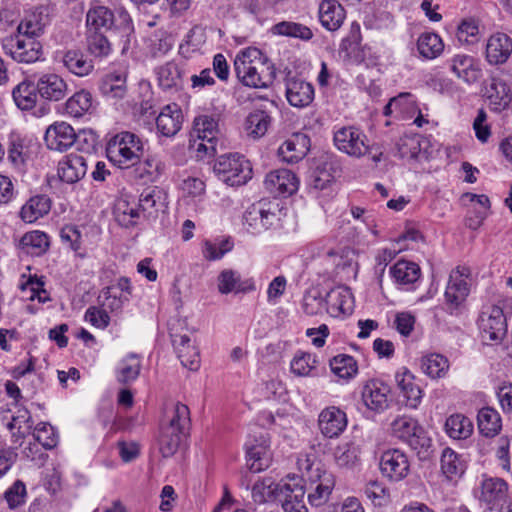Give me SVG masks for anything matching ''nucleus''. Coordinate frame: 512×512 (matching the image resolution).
I'll return each instance as SVG.
<instances>
[{
	"label": "nucleus",
	"mask_w": 512,
	"mask_h": 512,
	"mask_svg": "<svg viewBox=\"0 0 512 512\" xmlns=\"http://www.w3.org/2000/svg\"><path fill=\"white\" fill-rule=\"evenodd\" d=\"M306 490L300 477H292L281 483H275L272 478H263L253 485L251 494L253 501L258 504L276 500L281 503L284 512H308L304 503Z\"/></svg>",
	"instance_id": "1"
},
{
	"label": "nucleus",
	"mask_w": 512,
	"mask_h": 512,
	"mask_svg": "<svg viewBox=\"0 0 512 512\" xmlns=\"http://www.w3.org/2000/svg\"><path fill=\"white\" fill-rule=\"evenodd\" d=\"M234 70L239 81L252 88H267L276 76L274 65L259 49L253 47L236 55Z\"/></svg>",
	"instance_id": "2"
},
{
	"label": "nucleus",
	"mask_w": 512,
	"mask_h": 512,
	"mask_svg": "<svg viewBox=\"0 0 512 512\" xmlns=\"http://www.w3.org/2000/svg\"><path fill=\"white\" fill-rule=\"evenodd\" d=\"M282 216L279 203L262 199L246 209L243 214V225L249 233L259 235L280 228Z\"/></svg>",
	"instance_id": "3"
},
{
	"label": "nucleus",
	"mask_w": 512,
	"mask_h": 512,
	"mask_svg": "<svg viewBox=\"0 0 512 512\" xmlns=\"http://www.w3.org/2000/svg\"><path fill=\"white\" fill-rule=\"evenodd\" d=\"M86 26L88 32L115 29L128 35L133 30L132 19L124 8L113 11L99 3L90 5L86 13Z\"/></svg>",
	"instance_id": "4"
},
{
	"label": "nucleus",
	"mask_w": 512,
	"mask_h": 512,
	"mask_svg": "<svg viewBox=\"0 0 512 512\" xmlns=\"http://www.w3.org/2000/svg\"><path fill=\"white\" fill-rule=\"evenodd\" d=\"M144 153L142 140L130 132L115 135L107 144L108 159L121 169L135 166Z\"/></svg>",
	"instance_id": "5"
},
{
	"label": "nucleus",
	"mask_w": 512,
	"mask_h": 512,
	"mask_svg": "<svg viewBox=\"0 0 512 512\" xmlns=\"http://www.w3.org/2000/svg\"><path fill=\"white\" fill-rule=\"evenodd\" d=\"M214 172L219 180L229 186H240L252 177L248 160L238 153L221 155L214 164Z\"/></svg>",
	"instance_id": "6"
},
{
	"label": "nucleus",
	"mask_w": 512,
	"mask_h": 512,
	"mask_svg": "<svg viewBox=\"0 0 512 512\" xmlns=\"http://www.w3.org/2000/svg\"><path fill=\"white\" fill-rule=\"evenodd\" d=\"M4 53L19 63H34L42 56V45L34 37L17 32L2 39Z\"/></svg>",
	"instance_id": "7"
},
{
	"label": "nucleus",
	"mask_w": 512,
	"mask_h": 512,
	"mask_svg": "<svg viewBox=\"0 0 512 512\" xmlns=\"http://www.w3.org/2000/svg\"><path fill=\"white\" fill-rule=\"evenodd\" d=\"M392 434L405 441L418 454H426L431 446L428 438L417 421L408 416H399L391 423Z\"/></svg>",
	"instance_id": "8"
},
{
	"label": "nucleus",
	"mask_w": 512,
	"mask_h": 512,
	"mask_svg": "<svg viewBox=\"0 0 512 512\" xmlns=\"http://www.w3.org/2000/svg\"><path fill=\"white\" fill-rule=\"evenodd\" d=\"M333 141L339 151L356 158L364 156L370 149L367 136L355 126L336 127Z\"/></svg>",
	"instance_id": "9"
},
{
	"label": "nucleus",
	"mask_w": 512,
	"mask_h": 512,
	"mask_svg": "<svg viewBox=\"0 0 512 512\" xmlns=\"http://www.w3.org/2000/svg\"><path fill=\"white\" fill-rule=\"evenodd\" d=\"M246 465L249 471L259 473L267 469L272 461L268 434L260 431L250 435L246 444Z\"/></svg>",
	"instance_id": "10"
},
{
	"label": "nucleus",
	"mask_w": 512,
	"mask_h": 512,
	"mask_svg": "<svg viewBox=\"0 0 512 512\" xmlns=\"http://www.w3.org/2000/svg\"><path fill=\"white\" fill-rule=\"evenodd\" d=\"M470 270L468 268H456L450 273L445 290V304L449 313L453 314L465 302L470 292Z\"/></svg>",
	"instance_id": "11"
},
{
	"label": "nucleus",
	"mask_w": 512,
	"mask_h": 512,
	"mask_svg": "<svg viewBox=\"0 0 512 512\" xmlns=\"http://www.w3.org/2000/svg\"><path fill=\"white\" fill-rule=\"evenodd\" d=\"M193 134L199 143H195L198 156L214 155L216 153L215 141L219 134L218 119L213 115H200L194 119Z\"/></svg>",
	"instance_id": "12"
},
{
	"label": "nucleus",
	"mask_w": 512,
	"mask_h": 512,
	"mask_svg": "<svg viewBox=\"0 0 512 512\" xmlns=\"http://www.w3.org/2000/svg\"><path fill=\"white\" fill-rule=\"evenodd\" d=\"M478 326L483 341L500 342L506 335L507 323L501 307L493 305L482 311Z\"/></svg>",
	"instance_id": "13"
},
{
	"label": "nucleus",
	"mask_w": 512,
	"mask_h": 512,
	"mask_svg": "<svg viewBox=\"0 0 512 512\" xmlns=\"http://www.w3.org/2000/svg\"><path fill=\"white\" fill-rule=\"evenodd\" d=\"M379 466L383 476L395 482L403 480L410 472L408 456L399 449L384 451L380 457Z\"/></svg>",
	"instance_id": "14"
},
{
	"label": "nucleus",
	"mask_w": 512,
	"mask_h": 512,
	"mask_svg": "<svg viewBox=\"0 0 512 512\" xmlns=\"http://www.w3.org/2000/svg\"><path fill=\"white\" fill-rule=\"evenodd\" d=\"M395 381L402 403L411 409H416L423 397V391L416 382L414 374L407 368H400L395 374Z\"/></svg>",
	"instance_id": "15"
},
{
	"label": "nucleus",
	"mask_w": 512,
	"mask_h": 512,
	"mask_svg": "<svg viewBox=\"0 0 512 512\" xmlns=\"http://www.w3.org/2000/svg\"><path fill=\"white\" fill-rule=\"evenodd\" d=\"M266 190L278 197H287L298 190L296 175L287 169H278L268 173L264 180Z\"/></svg>",
	"instance_id": "16"
},
{
	"label": "nucleus",
	"mask_w": 512,
	"mask_h": 512,
	"mask_svg": "<svg viewBox=\"0 0 512 512\" xmlns=\"http://www.w3.org/2000/svg\"><path fill=\"white\" fill-rule=\"evenodd\" d=\"M483 96L489 107L495 112L505 110L511 102V90L507 83L499 77H490L483 83Z\"/></svg>",
	"instance_id": "17"
},
{
	"label": "nucleus",
	"mask_w": 512,
	"mask_h": 512,
	"mask_svg": "<svg viewBox=\"0 0 512 512\" xmlns=\"http://www.w3.org/2000/svg\"><path fill=\"white\" fill-rule=\"evenodd\" d=\"M45 142L49 149L66 151L77 141L74 128L66 122H55L50 125L45 133Z\"/></svg>",
	"instance_id": "18"
},
{
	"label": "nucleus",
	"mask_w": 512,
	"mask_h": 512,
	"mask_svg": "<svg viewBox=\"0 0 512 512\" xmlns=\"http://www.w3.org/2000/svg\"><path fill=\"white\" fill-rule=\"evenodd\" d=\"M170 335L182 365L190 370H197L200 365V353L195 341H192L187 334L174 333L173 329H171Z\"/></svg>",
	"instance_id": "19"
},
{
	"label": "nucleus",
	"mask_w": 512,
	"mask_h": 512,
	"mask_svg": "<svg viewBox=\"0 0 512 512\" xmlns=\"http://www.w3.org/2000/svg\"><path fill=\"white\" fill-rule=\"evenodd\" d=\"M321 433L327 438H335L347 427L346 414L338 407L330 406L321 411L318 418Z\"/></svg>",
	"instance_id": "20"
},
{
	"label": "nucleus",
	"mask_w": 512,
	"mask_h": 512,
	"mask_svg": "<svg viewBox=\"0 0 512 512\" xmlns=\"http://www.w3.org/2000/svg\"><path fill=\"white\" fill-rule=\"evenodd\" d=\"M286 98L291 106L307 107L314 99L313 86L302 78L293 76L286 79Z\"/></svg>",
	"instance_id": "21"
},
{
	"label": "nucleus",
	"mask_w": 512,
	"mask_h": 512,
	"mask_svg": "<svg viewBox=\"0 0 512 512\" xmlns=\"http://www.w3.org/2000/svg\"><path fill=\"white\" fill-rule=\"evenodd\" d=\"M310 148V138L304 133L292 134L278 149V156L286 163L302 160Z\"/></svg>",
	"instance_id": "22"
},
{
	"label": "nucleus",
	"mask_w": 512,
	"mask_h": 512,
	"mask_svg": "<svg viewBox=\"0 0 512 512\" xmlns=\"http://www.w3.org/2000/svg\"><path fill=\"white\" fill-rule=\"evenodd\" d=\"M450 71L467 84L478 81L481 69L474 57L466 54H456L448 60Z\"/></svg>",
	"instance_id": "23"
},
{
	"label": "nucleus",
	"mask_w": 512,
	"mask_h": 512,
	"mask_svg": "<svg viewBox=\"0 0 512 512\" xmlns=\"http://www.w3.org/2000/svg\"><path fill=\"white\" fill-rule=\"evenodd\" d=\"M87 159L78 154H69L58 163V176L68 184L80 181L87 173Z\"/></svg>",
	"instance_id": "24"
},
{
	"label": "nucleus",
	"mask_w": 512,
	"mask_h": 512,
	"mask_svg": "<svg viewBox=\"0 0 512 512\" xmlns=\"http://www.w3.org/2000/svg\"><path fill=\"white\" fill-rule=\"evenodd\" d=\"M390 388L378 380L366 383L362 391V399L366 407L374 412H383L388 408V394Z\"/></svg>",
	"instance_id": "25"
},
{
	"label": "nucleus",
	"mask_w": 512,
	"mask_h": 512,
	"mask_svg": "<svg viewBox=\"0 0 512 512\" xmlns=\"http://www.w3.org/2000/svg\"><path fill=\"white\" fill-rule=\"evenodd\" d=\"M49 23L48 9L45 6H37L28 11L17 27V32L35 39L43 32Z\"/></svg>",
	"instance_id": "26"
},
{
	"label": "nucleus",
	"mask_w": 512,
	"mask_h": 512,
	"mask_svg": "<svg viewBox=\"0 0 512 512\" xmlns=\"http://www.w3.org/2000/svg\"><path fill=\"white\" fill-rule=\"evenodd\" d=\"M183 123V114L177 104H168L156 118L158 132L165 137L176 135Z\"/></svg>",
	"instance_id": "27"
},
{
	"label": "nucleus",
	"mask_w": 512,
	"mask_h": 512,
	"mask_svg": "<svg viewBox=\"0 0 512 512\" xmlns=\"http://www.w3.org/2000/svg\"><path fill=\"white\" fill-rule=\"evenodd\" d=\"M512 53V39L504 33L491 35L486 44V59L490 64L505 63Z\"/></svg>",
	"instance_id": "28"
},
{
	"label": "nucleus",
	"mask_w": 512,
	"mask_h": 512,
	"mask_svg": "<svg viewBox=\"0 0 512 512\" xmlns=\"http://www.w3.org/2000/svg\"><path fill=\"white\" fill-rule=\"evenodd\" d=\"M11 433L12 442L17 446L23 444L24 438L33 430V421L30 412L24 407H18L16 412L6 424Z\"/></svg>",
	"instance_id": "29"
},
{
	"label": "nucleus",
	"mask_w": 512,
	"mask_h": 512,
	"mask_svg": "<svg viewBox=\"0 0 512 512\" xmlns=\"http://www.w3.org/2000/svg\"><path fill=\"white\" fill-rule=\"evenodd\" d=\"M67 84L57 74L49 73L42 75L37 82L38 94L50 101H59L67 94Z\"/></svg>",
	"instance_id": "30"
},
{
	"label": "nucleus",
	"mask_w": 512,
	"mask_h": 512,
	"mask_svg": "<svg viewBox=\"0 0 512 512\" xmlns=\"http://www.w3.org/2000/svg\"><path fill=\"white\" fill-rule=\"evenodd\" d=\"M334 478L332 474L323 472L318 476L316 481H312L308 488V502L313 507H320L329 500L331 492L334 488Z\"/></svg>",
	"instance_id": "31"
},
{
	"label": "nucleus",
	"mask_w": 512,
	"mask_h": 512,
	"mask_svg": "<svg viewBox=\"0 0 512 512\" xmlns=\"http://www.w3.org/2000/svg\"><path fill=\"white\" fill-rule=\"evenodd\" d=\"M328 311L333 317L347 316L353 312L351 291L346 287H337L327 294Z\"/></svg>",
	"instance_id": "32"
},
{
	"label": "nucleus",
	"mask_w": 512,
	"mask_h": 512,
	"mask_svg": "<svg viewBox=\"0 0 512 512\" xmlns=\"http://www.w3.org/2000/svg\"><path fill=\"white\" fill-rule=\"evenodd\" d=\"M345 19V10L336 0H323L319 5V20L329 31L338 30Z\"/></svg>",
	"instance_id": "33"
},
{
	"label": "nucleus",
	"mask_w": 512,
	"mask_h": 512,
	"mask_svg": "<svg viewBox=\"0 0 512 512\" xmlns=\"http://www.w3.org/2000/svg\"><path fill=\"white\" fill-rule=\"evenodd\" d=\"M218 290L221 294L250 292L255 290V283L252 279L241 281L238 272L225 269L218 276Z\"/></svg>",
	"instance_id": "34"
},
{
	"label": "nucleus",
	"mask_w": 512,
	"mask_h": 512,
	"mask_svg": "<svg viewBox=\"0 0 512 512\" xmlns=\"http://www.w3.org/2000/svg\"><path fill=\"white\" fill-rule=\"evenodd\" d=\"M480 500L485 504H493L508 499V485L500 478H486L481 483Z\"/></svg>",
	"instance_id": "35"
},
{
	"label": "nucleus",
	"mask_w": 512,
	"mask_h": 512,
	"mask_svg": "<svg viewBox=\"0 0 512 512\" xmlns=\"http://www.w3.org/2000/svg\"><path fill=\"white\" fill-rule=\"evenodd\" d=\"M441 472L450 481L459 479L466 470V462L463 457L451 448H445L442 452Z\"/></svg>",
	"instance_id": "36"
},
{
	"label": "nucleus",
	"mask_w": 512,
	"mask_h": 512,
	"mask_svg": "<svg viewBox=\"0 0 512 512\" xmlns=\"http://www.w3.org/2000/svg\"><path fill=\"white\" fill-rule=\"evenodd\" d=\"M125 72H111L106 74L99 85L101 93L107 98L122 99L127 92Z\"/></svg>",
	"instance_id": "37"
},
{
	"label": "nucleus",
	"mask_w": 512,
	"mask_h": 512,
	"mask_svg": "<svg viewBox=\"0 0 512 512\" xmlns=\"http://www.w3.org/2000/svg\"><path fill=\"white\" fill-rule=\"evenodd\" d=\"M51 209V200L46 195L31 197L21 208L20 217L27 223H33Z\"/></svg>",
	"instance_id": "38"
},
{
	"label": "nucleus",
	"mask_w": 512,
	"mask_h": 512,
	"mask_svg": "<svg viewBox=\"0 0 512 512\" xmlns=\"http://www.w3.org/2000/svg\"><path fill=\"white\" fill-rule=\"evenodd\" d=\"M190 410L187 405L177 402L166 412V420L162 427L172 428L178 433H186L190 427Z\"/></svg>",
	"instance_id": "39"
},
{
	"label": "nucleus",
	"mask_w": 512,
	"mask_h": 512,
	"mask_svg": "<svg viewBox=\"0 0 512 512\" xmlns=\"http://www.w3.org/2000/svg\"><path fill=\"white\" fill-rule=\"evenodd\" d=\"M140 209L138 204L131 203L127 196L117 200L114 208L116 221L123 227H131L137 224L140 218Z\"/></svg>",
	"instance_id": "40"
},
{
	"label": "nucleus",
	"mask_w": 512,
	"mask_h": 512,
	"mask_svg": "<svg viewBox=\"0 0 512 512\" xmlns=\"http://www.w3.org/2000/svg\"><path fill=\"white\" fill-rule=\"evenodd\" d=\"M63 65L73 74L83 77L93 70L92 60L88 59L80 50H68L62 57Z\"/></svg>",
	"instance_id": "41"
},
{
	"label": "nucleus",
	"mask_w": 512,
	"mask_h": 512,
	"mask_svg": "<svg viewBox=\"0 0 512 512\" xmlns=\"http://www.w3.org/2000/svg\"><path fill=\"white\" fill-rule=\"evenodd\" d=\"M19 248L26 254L39 256L49 248V238L42 231L27 232L21 237Z\"/></svg>",
	"instance_id": "42"
},
{
	"label": "nucleus",
	"mask_w": 512,
	"mask_h": 512,
	"mask_svg": "<svg viewBox=\"0 0 512 512\" xmlns=\"http://www.w3.org/2000/svg\"><path fill=\"white\" fill-rule=\"evenodd\" d=\"M417 50L422 58L432 60L441 55L444 50V44L438 34L426 32L419 36Z\"/></svg>",
	"instance_id": "43"
},
{
	"label": "nucleus",
	"mask_w": 512,
	"mask_h": 512,
	"mask_svg": "<svg viewBox=\"0 0 512 512\" xmlns=\"http://www.w3.org/2000/svg\"><path fill=\"white\" fill-rule=\"evenodd\" d=\"M390 274L397 284L411 285L418 281L421 271L416 263L400 260L390 269Z\"/></svg>",
	"instance_id": "44"
},
{
	"label": "nucleus",
	"mask_w": 512,
	"mask_h": 512,
	"mask_svg": "<svg viewBox=\"0 0 512 512\" xmlns=\"http://www.w3.org/2000/svg\"><path fill=\"white\" fill-rule=\"evenodd\" d=\"M478 428L486 437H493L501 430L502 422L500 414L491 407H483L477 415Z\"/></svg>",
	"instance_id": "45"
},
{
	"label": "nucleus",
	"mask_w": 512,
	"mask_h": 512,
	"mask_svg": "<svg viewBox=\"0 0 512 512\" xmlns=\"http://www.w3.org/2000/svg\"><path fill=\"white\" fill-rule=\"evenodd\" d=\"M445 430L449 437L463 440L470 437L473 433V423L468 417L462 414H453L447 418Z\"/></svg>",
	"instance_id": "46"
},
{
	"label": "nucleus",
	"mask_w": 512,
	"mask_h": 512,
	"mask_svg": "<svg viewBox=\"0 0 512 512\" xmlns=\"http://www.w3.org/2000/svg\"><path fill=\"white\" fill-rule=\"evenodd\" d=\"M271 124V117L263 110L251 112L245 120V131L253 139H259L266 134Z\"/></svg>",
	"instance_id": "47"
},
{
	"label": "nucleus",
	"mask_w": 512,
	"mask_h": 512,
	"mask_svg": "<svg viewBox=\"0 0 512 512\" xmlns=\"http://www.w3.org/2000/svg\"><path fill=\"white\" fill-rule=\"evenodd\" d=\"M448 368L449 361L442 354L431 353L423 356L421 359V369L431 379L444 377Z\"/></svg>",
	"instance_id": "48"
},
{
	"label": "nucleus",
	"mask_w": 512,
	"mask_h": 512,
	"mask_svg": "<svg viewBox=\"0 0 512 512\" xmlns=\"http://www.w3.org/2000/svg\"><path fill=\"white\" fill-rule=\"evenodd\" d=\"M141 371V361L135 354H130L122 359L116 370V379L121 384H129L135 381Z\"/></svg>",
	"instance_id": "49"
},
{
	"label": "nucleus",
	"mask_w": 512,
	"mask_h": 512,
	"mask_svg": "<svg viewBox=\"0 0 512 512\" xmlns=\"http://www.w3.org/2000/svg\"><path fill=\"white\" fill-rule=\"evenodd\" d=\"M43 277L30 275L25 281L21 282L19 287L24 294L23 296L29 300L37 299L39 303H46L50 300L49 293L44 288Z\"/></svg>",
	"instance_id": "50"
},
{
	"label": "nucleus",
	"mask_w": 512,
	"mask_h": 512,
	"mask_svg": "<svg viewBox=\"0 0 512 512\" xmlns=\"http://www.w3.org/2000/svg\"><path fill=\"white\" fill-rule=\"evenodd\" d=\"M159 86L163 90L177 89L181 85V70L175 62H167L157 69Z\"/></svg>",
	"instance_id": "51"
},
{
	"label": "nucleus",
	"mask_w": 512,
	"mask_h": 512,
	"mask_svg": "<svg viewBox=\"0 0 512 512\" xmlns=\"http://www.w3.org/2000/svg\"><path fill=\"white\" fill-rule=\"evenodd\" d=\"M87 50L97 59H105L112 53V44L102 32H87Z\"/></svg>",
	"instance_id": "52"
},
{
	"label": "nucleus",
	"mask_w": 512,
	"mask_h": 512,
	"mask_svg": "<svg viewBox=\"0 0 512 512\" xmlns=\"http://www.w3.org/2000/svg\"><path fill=\"white\" fill-rule=\"evenodd\" d=\"M37 85L23 81L14 87L12 91L16 105L22 110L32 109L37 101Z\"/></svg>",
	"instance_id": "53"
},
{
	"label": "nucleus",
	"mask_w": 512,
	"mask_h": 512,
	"mask_svg": "<svg viewBox=\"0 0 512 512\" xmlns=\"http://www.w3.org/2000/svg\"><path fill=\"white\" fill-rule=\"evenodd\" d=\"M186 435V433H178V431L173 430L172 428L161 427L159 449L163 457L167 458L174 455Z\"/></svg>",
	"instance_id": "54"
},
{
	"label": "nucleus",
	"mask_w": 512,
	"mask_h": 512,
	"mask_svg": "<svg viewBox=\"0 0 512 512\" xmlns=\"http://www.w3.org/2000/svg\"><path fill=\"white\" fill-rule=\"evenodd\" d=\"M331 371L339 378L349 380L358 372L356 360L349 355L340 354L330 360Z\"/></svg>",
	"instance_id": "55"
},
{
	"label": "nucleus",
	"mask_w": 512,
	"mask_h": 512,
	"mask_svg": "<svg viewBox=\"0 0 512 512\" xmlns=\"http://www.w3.org/2000/svg\"><path fill=\"white\" fill-rule=\"evenodd\" d=\"M318 360L316 355L307 352H298L293 357L290 369L293 374L300 377L314 376Z\"/></svg>",
	"instance_id": "56"
},
{
	"label": "nucleus",
	"mask_w": 512,
	"mask_h": 512,
	"mask_svg": "<svg viewBox=\"0 0 512 512\" xmlns=\"http://www.w3.org/2000/svg\"><path fill=\"white\" fill-rule=\"evenodd\" d=\"M92 106V95L81 90L72 95L65 103L66 113L72 117L79 118L90 110Z\"/></svg>",
	"instance_id": "57"
},
{
	"label": "nucleus",
	"mask_w": 512,
	"mask_h": 512,
	"mask_svg": "<svg viewBox=\"0 0 512 512\" xmlns=\"http://www.w3.org/2000/svg\"><path fill=\"white\" fill-rule=\"evenodd\" d=\"M140 212L149 216L163 207V192L157 187L145 189L138 201Z\"/></svg>",
	"instance_id": "58"
},
{
	"label": "nucleus",
	"mask_w": 512,
	"mask_h": 512,
	"mask_svg": "<svg viewBox=\"0 0 512 512\" xmlns=\"http://www.w3.org/2000/svg\"><path fill=\"white\" fill-rule=\"evenodd\" d=\"M273 32L282 36L299 38L308 41L313 37L312 30L303 24L283 21L273 26Z\"/></svg>",
	"instance_id": "59"
},
{
	"label": "nucleus",
	"mask_w": 512,
	"mask_h": 512,
	"mask_svg": "<svg viewBox=\"0 0 512 512\" xmlns=\"http://www.w3.org/2000/svg\"><path fill=\"white\" fill-rule=\"evenodd\" d=\"M232 247L233 243L229 239L205 240L202 246V254L206 260L215 261L221 259Z\"/></svg>",
	"instance_id": "60"
},
{
	"label": "nucleus",
	"mask_w": 512,
	"mask_h": 512,
	"mask_svg": "<svg viewBox=\"0 0 512 512\" xmlns=\"http://www.w3.org/2000/svg\"><path fill=\"white\" fill-rule=\"evenodd\" d=\"M34 440L41 444V446L50 450L57 445L56 432L49 423H39L33 429Z\"/></svg>",
	"instance_id": "61"
},
{
	"label": "nucleus",
	"mask_w": 512,
	"mask_h": 512,
	"mask_svg": "<svg viewBox=\"0 0 512 512\" xmlns=\"http://www.w3.org/2000/svg\"><path fill=\"white\" fill-rule=\"evenodd\" d=\"M359 450L351 443L339 445L335 450V460L340 467L353 466L358 460Z\"/></svg>",
	"instance_id": "62"
},
{
	"label": "nucleus",
	"mask_w": 512,
	"mask_h": 512,
	"mask_svg": "<svg viewBox=\"0 0 512 512\" xmlns=\"http://www.w3.org/2000/svg\"><path fill=\"white\" fill-rule=\"evenodd\" d=\"M479 26L474 19H465L458 26L457 38L462 43L471 44L477 41Z\"/></svg>",
	"instance_id": "63"
},
{
	"label": "nucleus",
	"mask_w": 512,
	"mask_h": 512,
	"mask_svg": "<svg viewBox=\"0 0 512 512\" xmlns=\"http://www.w3.org/2000/svg\"><path fill=\"white\" fill-rule=\"evenodd\" d=\"M27 491L26 486L21 480H16L13 485L5 492L4 497L10 508L14 509L24 504Z\"/></svg>",
	"instance_id": "64"
}]
</instances>
